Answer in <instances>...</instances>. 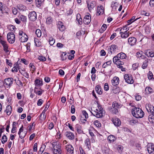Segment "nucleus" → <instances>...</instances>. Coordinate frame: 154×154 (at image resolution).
<instances>
[{"label": "nucleus", "instance_id": "f257e3e1", "mask_svg": "<svg viewBox=\"0 0 154 154\" xmlns=\"http://www.w3.org/2000/svg\"><path fill=\"white\" fill-rule=\"evenodd\" d=\"M131 112L132 115L137 118H141L143 117L144 112L141 109L135 107L132 109Z\"/></svg>", "mask_w": 154, "mask_h": 154}, {"label": "nucleus", "instance_id": "f03ea898", "mask_svg": "<svg viewBox=\"0 0 154 154\" xmlns=\"http://www.w3.org/2000/svg\"><path fill=\"white\" fill-rule=\"evenodd\" d=\"M53 149V152L54 154H61L62 153V146L60 144L57 142L52 143Z\"/></svg>", "mask_w": 154, "mask_h": 154}, {"label": "nucleus", "instance_id": "7ed1b4c3", "mask_svg": "<svg viewBox=\"0 0 154 154\" xmlns=\"http://www.w3.org/2000/svg\"><path fill=\"white\" fill-rule=\"evenodd\" d=\"M7 38L8 42L13 44L15 41V35L13 32H9L7 35Z\"/></svg>", "mask_w": 154, "mask_h": 154}, {"label": "nucleus", "instance_id": "20e7f679", "mask_svg": "<svg viewBox=\"0 0 154 154\" xmlns=\"http://www.w3.org/2000/svg\"><path fill=\"white\" fill-rule=\"evenodd\" d=\"M124 79L125 82L129 84H132L134 82L132 76L128 74H125L124 75Z\"/></svg>", "mask_w": 154, "mask_h": 154}, {"label": "nucleus", "instance_id": "39448f33", "mask_svg": "<svg viewBox=\"0 0 154 154\" xmlns=\"http://www.w3.org/2000/svg\"><path fill=\"white\" fill-rule=\"evenodd\" d=\"M96 110L97 111H93L92 112H91V113L97 118H102L103 116L104 112H103L101 111L98 110L97 109H96Z\"/></svg>", "mask_w": 154, "mask_h": 154}, {"label": "nucleus", "instance_id": "423d86ee", "mask_svg": "<svg viewBox=\"0 0 154 154\" xmlns=\"http://www.w3.org/2000/svg\"><path fill=\"white\" fill-rule=\"evenodd\" d=\"M148 152L150 154H154V144L148 143L146 146Z\"/></svg>", "mask_w": 154, "mask_h": 154}, {"label": "nucleus", "instance_id": "0eeeda50", "mask_svg": "<svg viewBox=\"0 0 154 154\" xmlns=\"http://www.w3.org/2000/svg\"><path fill=\"white\" fill-rule=\"evenodd\" d=\"M28 16L29 20L33 21H35L37 19L36 14L34 11H32L30 12Z\"/></svg>", "mask_w": 154, "mask_h": 154}, {"label": "nucleus", "instance_id": "6e6552de", "mask_svg": "<svg viewBox=\"0 0 154 154\" xmlns=\"http://www.w3.org/2000/svg\"><path fill=\"white\" fill-rule=\"evenodd\" d=\"M1 44L3 46L4 51L5 53H7L9 51L8 50V46L7 42L5 41H1Z\"/></svg>", "mask_w": 154, "mask_h": 154}, {"label": "nucleus", "instance_id": "1a4fd4ad", "mask_svg": "<svg viewBox=\"0 0 154 154\" xmlns=\"http://www.w3.org/2000/svg\"><path fill=\"white\" fill-rule=\"evenodd\" d=\"M65 149L68 153L73 154V153L74 148L71 145H66L65 147Z\"/></svg>", "mask_w": 154, "mask_h": 154}, {"label": "nucleus", "instance_id": "9d476101", "mask_svg": "<svg viewBox=\"0 0 154 154\" xmlns=\"http://www.w3.org/2000/svg\"><path fill=\"white\" fill-rule=\"evenodd\" d=\"M13 79L11 78H8L7 79H5L4 80L5 85L8 86L10 87L11 86L12 84L13 83Z\"/></svg>", "mask_w": 154, "mask_h": 154}, {"label": "nucleus", "instance_id": "9b49d317", "mask_svg": "<svg viewBox=\"0 0 154 154\" xmlns=\"http://www.w3.org/2000/svg\"><path fill=\"white\" fill-rule=\"evenodd\" d=\"M127 25H125L121 29L120 28H118L116 29V31H119L120 33L128 32L127 31L129 30V29L127 27Z\"/></svg>", "mask_w": 154, "mask_h": 154}, {"label": "nucleus", "instance_id": "f8f14e48", "mask_svg": "<svg viewBox=\"0 0 154 154\" xmlns=\"http://www.w3.org/2000/svg\"><path fill=\"white\" fill-rule=\"evenodd\" d=\"M49 107V106L47 104L46 105L44 109L43 110L42 112L40 115V119L41 120L45 119L46 117V115L45 116V112L46 111Z\"/></svg>", "mask_w": 154, "mask_h": 154}, {"label": "nucleus", "instance_id": "ddd939ff", "mask_svg": "<svg viewBox=\"0 0 154 154\" xmlns=\"http://www.w3.org/2000/svg\"><path fill=\"white\" fill-rule=\"evenodd\" d=\"M118 49L117 46L115 45H112L109 47V50L111 53H115Z\"/></svg>", "mask_w": 154, "mask_h": 154}, {"label": "nucleus", "instance_id": "4468645a", "mask_svg": "<svg viewBox=\"0 0 154 154\" xmlns=\"http://www.w3.org/2000/svg\"><path fill=\"white\" fill-rule=\"evenodd\" d=\"M111 82L112 85L114 86H117L119 83V78L117 77H114L111 80Z\"/></svg>", "mask_w": 154, "mask_h": 154}, {"label": "nucleus", "instance_id": "2eb2a0df", "mask_svg": "<svg viewBox=\"0 0 154 154\" xmlns=\"http://www.w3.org/2000/svg\"><path fill=\"white\" fill-rule=\"evenodd\" d=\"M88 7L89 10L90 11L93 9L96 5V2L94 1H92L88 3Z\"/></svg>", "mask_w": 154, "mask_h": 154}, {"label": "nucleus", "instance_id": "dca6fc26", "mask_svg": "<svg viewBox=\"0 0 154 154\" xmlns=\"http://www.w3.org/2000/svg\"><path fill=\"white\" fill-rule=\"evenodd\" d=\"M84 23L85 24L88 25L91 21V17L89 14L86 15L83 20Z\"/></svg>", "mask_w": 154, "mask_h": 154}, {"label": "nucleus", "instance_id": "f3484780", "mask_svg": "<svg viewBox=\"0 0 154 154\" xmlns=\"http://www.w3.org/2000/svg\"><path fill=\"white\" fill-rule=\"evenodd\" d=\"M128 43L131 45H133L135 44L137 39L134 37H132L128 38Z\"/></svg>", "mask_w": 154, "mask_h": 154}, {"label": "nucleus", "instance_id": "a211bd4d", "mask_svg": "<svg viewBox=\"0 0 154 154\" xmlns=\"http://www.w3.org/2000/svg\"><path fill=\"white\" fill-rule=\"evenodd\" d=\"M66 135L70 140H73L74 139L75 136L74 134L69 131H67L66 132Z\"/></svg>", "mask_w": 154, "mask_h": 154}, {"label": "nucleus", "instance_id": "6ab92c4d", "mask_svg": "<svg viewBox=\"0 0 154 154\" xmlns=\"http://www.w3.org/2000/svg\"><path fill=\"white\" fill-rule=\"evenodd\" d=\"M57 27L59 30L61 31H63L65 29V27L63 25V23L61 21H58L57 23Z\"/></svg>", "mask_w": 154, "mask_h": 154}, {"label": "nucleus", "instance_id": "aec40b11", "mask_svg": "<svg viewBox=\"0 0 154 154\" xmlns=\"http://www.w3.org/2000/svg\"><path fill=\"white\" fill-rule=\"evenodd\" d=\"M104 12L103 7L102 6L97 7V15H99L101 14H103Z\"/></svg>", "mask_w": 154, "mask_h": 154}, {"label": "nucleus", "instance_id": "412c9836", "mask_svg": "<svg viewBox=\"0 0 154 154\" xmlns=\"http://www.w3.org/2000/svg\"><path fill=\"white\" fill-rule=\"evenodd\" d=\"M141 14L142 15L144 16L143 18L144 19V21H146L147 19H149V13L146 12L145 11H141Z\"/></svg>", "mask_w": 154, "mask_h": 154}, {"label": "nucleus", "instance_id": "4be33fe9", "mask_svg": "<svg viewBox=\"0 0 154 154\" xmlns=\"http://www.w3.org/2000/svg\"><path fill=\"white\" fill-rule=\"evenodd\" d=\"M0 11H1V13L0 12V16H1L5 13H7L5 10V7L3 6L2 2H0Z\"/></svg>", "mask_w": 154, "mask_h": 154}, {"label": "nucleus", "instance_id": "5701e85b", "mask_svg": "<svg viewBox=\"0 0 154 154\" xmlns=\"http://www.w3.org/2000/svg\"><path fill=\"white\" fill-rule=\"evenodd\" d=\"M145 54L148 57H154V52L148 50L145 51Z\"/></svg>", "mask_w": 154, "mask_h": 154}, {"label": "nucleus", "instance_id": "b1692460", "mask_svg": "<svg viewBox=\"0 0 154 154\" xmlns=\"http://www.w3.org/2000/svg\"><path fill=\"white\" fill-rule=\"evenodd\" d=\"M112 122L116 126H119L121 124V122L120 119L118 118H115L113 119Z\"/></svg>", "mask_w": 154, "mask_h": 154}, {"label": "nucleus", "instance_id": "393cba45", "mask_svg": "<svg viewBox=\"0 0 154 154\" xmlns=\"http://www.w3.org/2000/svg\"><path fill=\"white\" fill-rule=\"evenodd\" d=\"M154 92V90L149 86L146 87L145 89V92L146 94H150Z\"/></svg>", "mask_w": 154, "mask_h": 154}, {"label": "nucleus", "instance_id": "a878e982", "mask_svg": "<svg viewBox=\"0 0 154 154\" xmlns=\"http://www.w3.org/2000/svg\"><path fill=\"white\" fill-rule=\"evenodd\" d=\"M44 91V90H42L41 88L39 89V90H38L36 87H35L34 91L35 93L39 96L41 95Z\"/></svg>", "mask_w": 154, "mask_h": 154}, {"label": "nucleus", "instance_id": "bb28decb", "mask_svg": "<svg viewBox=\"0 0 154 154\" xmlns=\"http://www.w3.org/2000/svg\"><path fill=\"white\" fill-rule=\"evenodd\" d=\"M18 123L16 122H14L12 124V128L11 129V132L12 133H14L16 132L17 130V125Z\"/></svg>", "mask_w": 154, "mask_h": 154}, {"label": "nucleus", "instance_id": "cd10ccee", "mask_svg": "<svg viewBox=\"0 0 154 154\" xmlns=\"http://www.w3.org/2000/svg\"><path fill=\"white\" fill-rule=\"evenodd\" d=\"M137 57L139 58L140 59H146V57L145 56L143 55V53L141 52H138L136 53Z\"/></svg>", "mask_w": 154, "mask_h": 154}, {"label": "nucleus", "instance_id": "c85d7f7f", "mask_svg": "<svg viewBox=\"0 0 154 154\" xmlns=\"http://www.w3.org/2000/svg\"><path fill=\"white\" fill-rule=\"evenodd\" d=\"M95 91L96 92L99 94L101 95L102 93V91L101 88L100 86L98 85L96 86L95 88Z\"/></svg>", "mask_w": 154, "mask_h": 154}, {"label": "nucleus", "instance_id": "c756f323", "mask_svg": "<svg viewBox=\"0 0 154 154\" xmlns=\"http://www.w3.org/2000/svg\"><path fill=\"white\" fill-rule=\"evenodd\" d=\"M75 128L78 133L81 134L82 133L83 131L82 130V127L79 124H76L75 126Z\"/></svg>", "mask_w": 154, "mask_h": 154}, {"label": "nucleus", "instance_id": "7c9ffc66", "mask_svg": "<svg viewBox=\"0 0 154 154\" xmlns=\"http://www.w3.org/2000/svg\"><path fill=\"white\" fill-rule=\"evenodd\" d=\"M117 56L119 60H122L125 59L126 56V54L122 52L119 53L117 55Z\"/></svg>", "mask_w": 154, "mask_h": 154}, {"label": "nucleus", "instance_id": "2f4dec72", "mask_svg": "<svg viewBox=\"0 0 154 154\" xmlns=\"http://www.w3.org/2000/svg\"><path fill=\"white\" fill-rule=\"evenodd\" d=\"M44 0H35V3L36 6L38 8L41 6Z\"/></svg>", "mask_w": 154, "mask_h": 154}, {"label": "nucleus", "instance_id": "473e14b6", "mask_svg": "<svg viewBox=\"0 0 154 154\" xmlns=\"http://www.w3.org/2000/svg\"><path fill=\"white\" fill-rule=\"evenodd\" d=\"M143 62V63L141 66L142 68L143 69H146L148 65V59H146Z\"/></svg>", "mask_w": 154, "mask_h": 154}, {"label": "nucleus", "instance_id": "72a5a7b5", "mask_svg": "<svg viewBox=\"0 0 154 154\" xmlns=\"http://www.w3.org/2000/svg\"><path fill=\"white\" fill-rule=\"evenodd\" d=\"M11 108L10 105H8L6 107V110H5L8 115H10L11 113Z\"/></svg>", "mask_w": 154, "mask_h": 154}, {"label": "nucleus", "instance_id": "f704fd0d", "mask_svg": "<svg viewBox=\"0 0 154 154\" xmlns=\"http://www.w3.org/2000/svg\"><path fill=\"white\" fill-rule=\"evenodd\" d=\"M42 81L39 79H36L35 81V85L36 86H41L43 85Z\"/></svg>", "mask_w": 154, "mask_h": 154}, {"label": "nucleus", "instance_id": "c9c22d12", "mask_svg": "<svg viewBox=\"0 0 154 154\" xmlns=\"http://www.w3.org/2000/svg\"><path fill=\"white\" fill-rule=\"evenodd\" d=\"M146 107L147 111L149 112V111H150L151 109H154V107L150 104L148 103L146 104Z\"/></svg>", "mask_w": 154, "mask_h": 154}, {"label": "nucleus", "instance_id": "e433bc0d", "mask_svg": "<svg viewBox=\"0 0 154 154\" xmlns=\"http://www.w3.org/2000/svg\"><path fill=\"white\" fill-rule=\"evenodd\" d=\"M19 70L21 73L26 78H29V74L26 72H21V68H19Z\"/></svg>", "mask_w": 154, "mask_h": 154}, {"label": "nucleus", "instance_id": "4c0bfd02", "mask_svg": "<svg viewBox=\"0 0 154 154\" xmlns=\"http://www.w3.org/2000/svg\"><path fill=\"white\" fill-rule=\"evenodd\" d=\"M118 108L111 107L109 108V110L113 113L116 114L118 112Z\"/></svg>", "mask_w": 154, "mask_h": 154}, {"label": "nucleus", "instance_id": "58836bf2", "mask_svg": "<svg viewBox=\"0 0 154 154\" xmlns=\"http://www.w3.org/2000/svg\"><path fill=\"white\" fill-rule=\"evenodd\" d=\"M19 19L23 22H25L26 20V17L23 15L20 14L19 16Z\"/></svg>", "mask_w": 154, "mask_h": 154}, {"label": "nucleus", "instance_id": "ea45409f", "mask_svg": "<svg viewBox=\"0 0 154 154\" xmlns=\"http://www.w3.org/2000/svg\"><path fill=\"white\" fill-rule=\"evenodd\" d=\"M106 24H103L101 27L99 31L100 33H103L106 29Z\"/></svg>", "mask_w": 154, "mask_h": 154}, {"label": "nucleus", "instance_id": "a19ab883", "mask_svg": "<svg viewBox=\"0 0 154 154\" xmlns=\"http://www.w3.org/2000/svg\"><path fill=\"white\" fill-rule=\"evenodd\" d=\"M107 139L110 142H113L115 140V137L113 135L109 136L108 137Z\"/></svg>", "mask_w": 154, "mask_h": 154}, {"label": "nucleus", "instance_id": "79ce46f5", "mask_svg": "<svg viewBox=\"0 0 154 154\" xmlns=\"http://www.w3.org/2000/svg\"><path fill=\"white\" fill-rule=\"evenodd\" d=\"M7 137L5 135H4L2 137L1 139V142L2 144H4L5 142L7 141Z\"/></svg>", "mask_w": 154, "mask_h": 154}, {"label": "nucleus", "instance_id": "37998d69", "mask_svg": "<svg viewBox=\"0 0 154 154\" xmlns=\"http://www.w3.org/2000/svg\"><path fill=\"white\" fill-rule=\"evenodd\" d=\"M137 122L138 121L137 120L132 119L129 121V122L130 125H134L137 123Z\"/></svg>", "mask_w": 154, "mask_h": 154}, {"label": "nucleus", "instance_id": "c03bdc74", "mask_svg": "<svg viewBox=\"0 0 154 154\" xmlns=\"http://www.w3.org/2000/svg\"><path fill=\"white\" fill-rule=\"evenodd\" d=\"M149 120L150 122L154 124V115H149Z\"/></svg>", "mask_w": 154, "mask_h": 154}, {"label": "nucleus", "instance_id": "a18cd8bd", "mask_svg": "<svg viewBox=\"0 0 154 154\" xmlns=\"http://www.w3.org/2000/svg\"><path fill=\"white\" fill-rule=\"evenodd\" d=\"M121 34V37L123 38H126L129 36L128 32L120 33Z\"/></svg>", "mask_w": 154, "mask_h": 154}, {"label": "nucleus", "instance_id": "49530a36", "mask_svg": "<svg viewBox=\"0 0 154 154\" xmlns=\"http://www.w3.org/2000/svg\"><path fill=\"white\" fill-rule=\"evenodd\" d=\"M53 19L51 17H48L46 19V23L48 24H50L52 23Z\"/></svg>", "mask_w": 154, "mask_h": 154}, {"label": "nucleus", "instance_id": "de8ad7c7", "mask_svg": "<svg viewBox=\"0 0 154 154\" xmlns=\"http://www.w3.org/2000/svg\"><path fill=\"white\" fill-rule=\"evenodd\" d=\"M38 59L41 61H45L46 60V58L45 57L42 55L39 56Z\"/></svg>", "mask_w": 154, "mask_h": 154}, {"label": "nucleus", "instance_id": "09e8293b", "mask_svg": "<svg viewBox=\"0 0 154 154\" xmlns=\"http://www.w3.org/2000/svg\"><path fill=\"white\" fill-rule=\"evenodd\" d=\"M85 144L86 146H87L88 149H89V146L90 144V140L88 138H87L85 141Z\"/></svg>", "mask_w": 154, "mask_h": 154}, {"label": "nucleus", "instance_id": "8fccbe9b", "mask_svg": "<svg viewBox=\"0 0 154 154\" xmlns=\"http://www.w3.org/2000/svg\"><path fill=\"white\" fill-rule=\"evenodd\" d=\"M19 68H20L19 67L18 65L16 64V66H14L12 69V71L13 72H17L18 71V69H19Z\"/></svg>", "mask_w": 154, "mask_h": 154}, {"label": "nucleus", "instance_id": "3c124183", "mask_svg": "<svg viewBox=\"0 0 154 154\" xmlns=\"http://www.w3.org/2000/svg\"><path fill=\"white\" fill-rule=\"evenodd\" d=\"M120 91V88L119 87H116L113 90V92L115 94L119 93Z\"/></svg>", "mask_w": 154, "mask_h": 154}, {"label": "nucleus", "instance_id": "603ef678", "mask_svg": "<svg viewBox=\"0 0 154 154\" xmlns=\"http://www.w3.org/2000/svg\"><path fill=\"white\" fill-rule=\"evenodd\" d=\"M34 42L35 44V45L36 46L38 47L40 46L41 45V43L40 42H39V40L35 38Z\"/></svg>", "mask_w": 154, "mask_h": 154}, {"label": "nucleus", "instance_id": "864d4df0", "mask_svg": "<svg viewBox=\"0 0 154 154\" xmlns=\"http://www.w3.org/2000/svg\"><path fill=\"white\" fill-rule=\"evenodd\" d=\"M20 40L22 42H26L27 41L28 38L27 37H25L24 36H22L21 37H19Z\"/></svg>", "mask_w": 154, "mask_h": 154}, {"label": "nucleus", "instance_id": "5fc2aeb1", "mask_svg": "<svg viewBox=\"0 0 154 154\" xmlns=\"http://www.w3.org/2000/svg\"><path fill=\"white\" fill-rule=\"evenodd\" d=\"M35 34L38 37H40L41 36L42 32L39 29H37L35 31Z\"/></svg>", "mask_w": 154, "mask_h": 154}, {"label": "nucleus", "instance_id": "6e6d98bb", "mask_svg": "<svg viewBox=\"0 0 154 154\" xmlns=\"http://www.w3.org/2000/svg\"><path fill=\"white\" fill-rule=\"evenodd\" d=\"M49 42L51 45H53L55 42V40L52 37H50L49 39Z\"/></svg>", "mask_w": 154, "mask_h": 154}, {"label": "nucleus", "instance_id": "4d7b16f0", "mask_svg": "<svg viewBox=\"0 0 154 154\" xmlns=\"http://www.w3.org/2000/svg\"><path fill=\"white\" fill-rule=\"evenodd\" d=\"M135 16H133L130 19L128 20V23H129L131 22V23H132L133 22H134V21H136V20H137L138 19L140 18H136V19H135H135Z\"/></svg>", "mask_w": 154, "mask_h": 154}, {"label": "nucleus", "instance_id": "13d9d810", "mask_svg": "<svg viewBox=\"0 0 154 154\" xmlns=\"http://www.w3.org/2000/svg\"><path fill=\"white\" fill-rule=\"evenodd\" d=\"M94 124L97 127H100L101 126V124L98 121H95L94 122Z\"/></svg>", "mask_w": 154, "mask_h": 154}, {"label": "nucleus", "instance_id": "bf43d9fd", "mask_svg": "<svg viewBox=\"0 0 154 154\" xmlns=\"http://www.w3.org/2000/svg\"><path fill=\"white\" fill-rule=\"evenodd\" d=\"M119 59L117 57V56H115L113 58V63L116 64L118 60H119Z\"/></svg>", "mask_w": 154, "mask_h": 154}, {"label": "nucleus", "instance_id": "052dcab7", "mask_svg": "<svg viewBox=\"0 0 154 154\" xmlns=\"http://www.w3.org/2000/svg\"><path fill=\"white\" fill-rule=\"evenodd\" d=\"M119 107V105H118V103L116 102H114L112 103V107H111L114 108H118Z\"/></svg>", "mask_w": 154, "mask_h": 154}, {"label": "nucleus", "instance_id": "680f3d73", "mask_svg": "<svg viewBox=\"0 0 154 154\" xmlns=\"http://www.w3.org/2000/svg\"><path fill=\"white\" fill-rule=\"evenodd\" d=\"M138 64H139L138 63L133 64L132 65L133 69L134 70L136 69L138 66Z\"/></svg>", "mask_w": 154, "mask_h": 154}, {"label": "nucleus", "instance_id": "e2e57ef3", "mask_svg": "<svg viewBox=\"0 0 154 154\" xmlns=\"http://www.w3.org/2000/svg\"><path fill=\"white\" fill-rule=\"evenodd\" d=\"M82 113L83 115L85 116V119H87L88 118V114L85 110H83L82 111Z\"/></svg>", "mask_w": 154, "mask_h": 154}, {"label": "nucleus", "instance_id": "0e129e2a", "mask_svg": "<svg viewBox=\"0 0 154 154\" xmlns=\"http://www.w3.org/2000/svg\"><path fill=\"white\" fill-rule=\"evenodd\" d=\"M104 89L105 91H108L109 90V86L107 83H105L104 85Z\"/></svg>", "mask_w": 154, "mask_h": 154}, {"label": "nucleus", "instance_id": "69168bd1", "mask_svg": "<svg viewBox=\"0 0 154 154\" xmlns=\"http://www.w3.org/2000/svg\"><path fill=\"white\" fill-rule=\"evenodd\" d=\"M37 143H35L33 146V150L34 152H36L37 150Z\"/></svg>", "mask_w": 154, "mask_h": 154}, {"label": "nucleus", "instance_id": "338daca9", "mask_svg": "<svg viewBox=\"0 0 154 154\" xmlns=\"http://www.w3.org/2000/svg\"><path fill=\"white\" fill-rule=\"evenodd\" d=\"M43 102V101L41 99H39L37 102V105L38 106H41V105L42 104Z\"/></svg>", "mask_w": 154, "mask_h": 154}, {"label": "nucleus", "instance_id": "774afa93", "mask_svg": "<svg viewBox=\"0 0 154 154\" xmlns=\"http://www.w3.org/2000/svg\"><path fill=\"white\" fill-rule=\"evenodd\" d=\"M149 5L151 7H154V0H150L149 2Z\"/></svg>", "mask_w": 154, "mask_h": 154}]
</instances>
